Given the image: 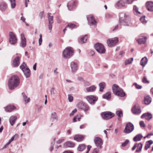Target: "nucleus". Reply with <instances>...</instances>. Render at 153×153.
<instances>
[{
  "mask_svg": "<svg viewBox=\"0 0 153 153\" xmlns=\"http://www.w3.org/2000/svg\"><path fill=\"white\" fill-rule=\"evenodd\" d=\"M51 119L53 121L54 120H56V121L58 120V116L55 112L52 113L51 114Z\"/></svg>",
  "mask_w": 153,
  "mask_h": 153,
  "instance_id": "c9c22d12",
  "label": "nucleus"
},
{
  "mask_svg": "<svg viewBox=\"0 0 153 153\" xmlns=\"http://www.w3.org/2000/svg\"><path fill=\"white\" fill-rule=\"evenodd\" d=\"M77 107L78 108L85 111H88L89 109V107L88 105L82 101L78 103L77 104Z\"/></svg>",
  "mask_w": 153,
  "mask_h": 153,
  "instance_id": "9d476101",
  "label": "nucleus"
},
{
  "mask_svg": "<svg viewBox=\"0 0 153 153\" xmlns=\"http://www.w3.org/2000/svg\"><path fill=\"white\" fill-rule=\"evenodd\" d=\"M102 117L105 120H108L113 117L114 114L110 111H105L101 113Z\"/></svg>",
  "mask_w": 153,
  "mask_h": 153,
  "instance_id": "6e6552de",
  "label": "nucleus"
},
{
  "mask_svg": "<svg viewBox=\"0 0 153 153\" xmlns=\"http://www.w3.org/2000/svg\"><path fill=\"white\" fill-rule=\"evenodd\" d=\"M77 111V109H75L72 111L71 112V113L70 114V116H73L74 113H75Z\"/></svg>",
  "mask_w": 153,
  "mask_h": 153,
  "instance_id": "13d9d810",
  "label": "nucleus"
},
{
  "mask_svg": "<svg viewBox=\"0 0 153 153\" xmlns=\"http://www.w3.org/2000/svg\"><path fill=\"white\" fill-rule=\"evenodd\" d=\"M87 18L88 21V24L89 25H96L97 22L93 16L89 15L87 16Z\"/></svg>",
  "mask_w": 153,
  "mask_h": 153,
  "instance_id": "f8f14e48",
  "label": "nucleus"
},
{
  "mask_svg": "<svg viewBox=\"0 0 153 153\" xmlns=\"http://www.w3.org/2000/svg\"><path fill=\"white\" fill-rule=\"evenodd\" d=\"M151 102V99L149 96H146L144 97V103L146 105L149 104Z\"/></svg>",
  "mask_w": 153,
  "mask_h": 153,
  "instance_id": "5701e85b",
  "label": "nucleus"
},
{
  "mask_svg": "<svg viewBox=\"0 0 153 153\" xmlns=\"http://www.w3.org/2000/svg\"><path fill=\"white\" fill-rule=\"evenodd\" d=\"M81 116H82L80 114L77 115L73 119V122H76L77 121V120L79 121H80Z\"/></svg>",
  "mask_w": 153,
  "mask_h": 153,
  "instance_id": "37998d69",
  "label": "nucleus"
},
{
  "mask_svg": "<svg viewBox=\"0 0 153 153\" xmlns=\"http://www.w3.org/2000/svg\"><path fill=\"white\" fill-rule=\"evenodd\" d=\"M142 82L144 83H149V81L147 80L146 76H144L143 78Z\"/></svg>",
  "mask_w": 153,
  "mask_h": 153,
  "instance_id": "49530a36",
  "label": "nucleus"
},
{
  "mask_svg": "<svg viewBox=\"0 0 153 153\" xmlns=\"http://www.w3.org/2000/svg\"><path fill=\"white\" fill-rule=\"evenodd\" d=\"M95 48L97 51L100 53H104L105 50L104 45L102 44L97 43L94 45Z\"/></svg>",
  "mask_w": 153,
  "mask_h": 153,
  "instance_id": "39448f33",
  "label": "nucleus"
},
{
  "mask_svg": "<svg viewBox=\"0 0 153 153\" xmlns=\"http://www.w3.org/2000/svg\"><path fill=\"white\" fill-rule=\"evenodd\" d=\"M145 16H143L142 17L140 18V21L142 22L143 23H146V21L145 20Z\"/></svg>",
  "mask_w": 153,
  "mask_h": 153,
  "instance_id": "5fc2aeb1",
  "label": "nucleus"
},
{
  "mask_svg": "<svg viewBox=\"0 0 153 153\" xmlns=\"http://www.w3.org/2000/svg\"><path fill=\"white\" fill-rule=\"evenodd\" d=\"M152 115L149 113H147L143 114L141 117L142 118H145L146 119L149 120L152 118Z\"/></svg>",
  "mask_w": 153,
  "mask_h": 153,
  "instance_id": "412c9836",
  "label": "nucleus"
},
{
  "mask_svg": "<svg viewBox=\"0 0 153 153\" xmlns=\"http://www.w3.org/2000/svg\"><path fill=\"white\" fill-rule=\"evenodd\" d=\"M146 39L147 37H145L144 38H140L137 41L139 44H144L146 43Z\"/></svg>",
  "mask_w": 153,
  "mask_h": 153,
  "instance_id": "cd10ccee",
  "label": "nucleus"
},
{
  "mask_svg": "<svg viewBox=\"0 0 153 153\" xmlns=\"http://www.w3.org/2000/svg\"><path fill=\"white\" fill-rule=\"evenodd\" d=\"M84 138V137L83 135L77 134L75 136L74 139L77 142H80L83 140Z\"/></svg>",
  "mask_w": 153,
  "mask_h": 153,
  "instance_id": "4be33fe9",
  "label": "nucleus"
},
{
  "mask_svg": "<svg viewBox=\"0 0 153 153\" xmlns=\"http://www.w3.org/2000/svg\"><path fill=\"white\" fill-rule=\"evenodd\" d=\"M143 147V144L140 143L138 144L137 143V149L136 150V152H139L141 150Z\"/></svg>",
  "mask_w": 153,
  "mask_h": 153,
  "instance_id": "473e14b6",
  "label": "nucleus"
},
{
  "mask_svg": "<svg viewBox=\"0 0 153 153\" xmlns=\"http://www.w3.org/2000/svg\"><path fill=\"white\" fill-rule=\"evenodd\" d=\"M140 125L141 127H144L145 125L143 121H141L140 122Z\"/></svg>",
  "mask_w": 153,
  "mask_h": 153,
  "instance_id": "bf43d9fd",
  "label": "nucleus"
},
{
  "mask_svg": "<svg viewBox=\"0 0 153 153\" xmlns=\"http://www.w3.org/2000/svg\"><path fill=\"white\" fill-rule=\"evenodd\" d=\"M133 10L134 12H136L137 13H138L139 14H140V13L138 11V8L137 7L134 5L133 7Z\"/></svg>",
  "mask_w": 153,
  "mask_h": 153,
  "instance_id": "8fccbe9b",
  "label": "nucleus"
},
{
  "mask_svg": "<svg viewBox=\"0 0 153 153\" xmlns=\"http://www.w3.org/2000/svg\"><path fill=\"white\" fill-rule=\"evenodd\" d=\"M100 88V91L102 92L103 91L105 86V83L104 82H102L100 83L99 85Z\"/></svg>",
  "mask_w": 153,
  "mask_h": 153,
  "instance_id": "a19ab883",
  "label": "nucleus"
},
{
  "mask_svg": "<svg viewBox=\"0 0 153 153\" xmlns=\"http://www.w3.org/2000/svg\"><path fill=\"white\" fill-rule=\"evenodd\" d=\"M87 39V36L86 35L82 37L79 40V42L84 43L86 42Z\"/></svg>",
  "mask_w": 153,
  "mask_h": 153,
  "instance_id": "ea45409f",
  "label": "nucleus"
},
{
  "mask_svg": "<svg viewBox=\"0 0 153 153\" xmlns=\"http://www.w3.org/2000/svg\"><path fill=\"white\" fill-rule=\"evenodd\" d=\"M20 68L23 72L26 78L30 77V71L26 64L23 62L20 66Z\"/></svg>",
  "mask_w": 153,
  "mask_h": 153,
  "instance_id": "20e7f679",
  "label": "nucleus"
},
{
  "mask_svg": "<svg viewBox=\"0 0 153 153\" xmlns=\"http://www.w3.org/2000/svg\"><path fill=\"white\" fill-rule=\"evenodd\" d=\"M76 2L75 1H71L69 2L67 4L68 9L71 10L76 6Z\"/></svg>",
  "mask_w": 153,
  "mask_h": 153,
  "instance_id": "dca6fc26",
  "label": "nucleus"
},
{
  "mask_svg": "<svg viewBox=\"0 0 153 153\" xmlns=\"http://www.w3.org/2000/svg\"><path fill=\"white\" fill-rule=\"evenodd\" d=\"M94 142L97 147L100 149L102 147V140L99 137L95 138L94 140Z\"/></svg>",
  "mask_w": 153,
  "mask_h": 153,
  "instance_id": "4468645a",
  "label": "nucleus"
},
{
  "mask_svg": "<svg viewBox=\"0 0 153 153\" xmlns=\"http://www.w3.org/2000/svg\"><path fill=\"white\" fill-rule=\"evenodd\" d=\"M127 18L125 14L122 13L120 15V18L119 19V22L122 24H123L124 25H129L128 24H126V19Z\"/></svg>",
  "mask_w": 153,
  "mask_h": 153,
  "instance_id": "ddd939ff",
  "label": "nucleus"
},
{
  "mask_svg": "<svg viewBox=\"0 0 153 153\" xmlns=\"http://www.w3.org/2000/svg\"><path fill=\"white\" fill-rule=\"evenodd\" d=\"M134 129L133 125L131 123H127L124 132L126 133H129L132 132Z\"/></svg>",
  "mask_w": 153,
  "mask_h": 153,
  "instance_id": "1a4fd4ad",
  "label": "nucleus"
},
{
  "mask_svg": "<svg viewBox=\"0 0 153 153\" xmlns=\"http://www.w3.org/2000/svg\"><path fill=\"white\" fill-rule=\"evenodd\" d=\"M118 41V38L117 37L110 39L107 40V44L109 47H112L114 46Z\"/></svg>",
  "mask_w": 153,
  "mask_h": 153,
  "instance_id": "423d86ee",
  "label": "nucleus"
},
{
  "mask_svg": "<svg viewBox=\"0 0 153 153\" xmlns=\"http://www.w3.org/2000/svg\"><path fill=\"white\" fill-rule=\"evenodd\" d=\"M17 119V117L16 116H12L10 118V122L12 126L14 125Z\"/></svg>",
  "mask_w": 153,
  "mask_h": 153,
  "instance_id": "b1692460",
  "label": "nucleus"
},
{
  "mask_svg": "<svg viewBox=\"0 0 153 153\" xmlns=\"http://www.w3.org/2000/svg\"><path fill=\"white\" fill-rule=\"evenodd\" d=\"M71 66L72 72L73 73L76 72L78 69V66L77 63L74 62H71Z\"/></svg>",
  "mask_w": 153,
  "mask_h": 153,
  "instance_id": "f3484780",
  "label": "nucleus"
},
{
  "mask_svg": "<svg viewBox=\"0 0 153 153\" xmlns=\"http://www.w3.org/2000/svg\"><path fill=\"white\" fill-rule=\"evenodd\" d=\"M117 5L118 6H124L125 3L123 1L120 0L117 3Z\"/></svg>",
  "mask_w": 153,
  "mask_h": 153,
  "instance_id": "a18cd8bd",
  "label": "nucleus"
},
{
  "mask_svg": "<svg viewBox=\"0 0 153 153\" xmlns=\"http://www.w3.org/2000/svg\"><path fill=\"white\" fill-rule=\"evenodd\" d=\"M18 134H16L15 135H14L13 136L11 137V139L10 140V141L11 142L14 140L15 137H16V136L17 137H18Z\"/></svg>",
  "mask_w": 153,
  "mask_h": 153,
  "instance_id": "4d7b16f0",
  "label": "nucleus"
},
{
  "mask_svg": "<svg viewBox=\"0 0 153 153\" xmlns=\"http://www.w3.org/2000/svg\"><path fill=\"white\" fill-rule=\"evenodd\" d=\"M111 93L109 92H107L103 96V98L106 99H110L111 98Z\"/></svg>",
  "mask_w": 153,
  "mask_h": 153,
  "instance_id": "58836bf2",
  "label": "nucleus"
},
{
  "mask_svg": "<svg viewBox=\"0 0 153 153\" xmlns=\"http://www.w3.org/2000/svg\"><path fill=\"white\" fill-rule=\"evenodd\" d=\"M95 89L96 87L94 85H93L87 88L86 90L87 92H90L95 91Z\"/></svg>",
  "mask_w": 153,
  "mask_h": 153,
  "instance_id": "f704fd0d",
  "label": "nucleus"
},
{
  "mask_svg": "<svg viewBox=\"0 0 153 153\" xmlns=\"http://www.w3.org/2000/svg\"><path fill=\"white\" fill-rule=\"evenodd\" d=\"M147 57H144L141 59L140 62V64L143 67H144L147 63Z\"/></svg>",
  "mask_w": 153,
  "mask_h": 153,
  "instance_id": "a878e982",
  "label": "nucleus"
},
{
  "mask_svg": "<svg viewBox=\"0 0 153 153\" xmlns=\"http://www.w3.org/2000/svg\"><path fill=\"white\" fill-rule=\"evenodd\" d=\"M91 147V146L90 145H88L87 146V150L86 152V153H88L89 152Z\"/></svg>",
  "mask_w": 153,
  "mask_h": 153,
  "instance_id": "e2e57ef3",
  "label": "nucleus"
},
{
  "mask_svg": "<svg viewBox=\"0 0 153 153\" xmlns=\"http://www.w3.org/2000/svg\"><path fill=\"white\" fill-rule=\"evenodd\" d=\"M19 56L16 57L13 61V65L14 67H16L19 65Z\"/></svg>",
  "mask_w": 153,
  "mask_h": 153,
  "instance_id": "6ab92c4d",
  "label": "nucleus"
},
{
  "mask_svg": "<svg viewBox=\"0 0 153 153\" xmlns=\"http://www.w3.org/2000/svg\"><path fill=\"white\" fill-rule=\"evenodd\" d=\"M44 12L43 11L41 12L39 14V16L41 19H42L43 16Z\"/></svg>",
  "mask_w": 153,
  "mask_h": 153,
  "instance_id": "052dcab7",
  "label": "nucleus"
},
{
  "mask_svg": "<svg viewBox=\"0 0 153 153\" xmlns=\"http://www.w3.org/2000/svg\"><path fill=\"white\" fill-rule=\"evenodd\" d=\"M129 142V140H126L125 142L122 144V146L123 147L125 146Z\"/></svg>",
  "mask_w": 153,
  "mask_h": 153,
  "instance_id": "6e6d98bb",
  "label": "nucleus"
},
{
  "mask_svg": "<svg viewBox=\"0 0 153 153\" xmlns=\"http://www.w3.org/2000/svg\"><path fill=\"white\" fill-rule=\"evenodd\" d=\"M112 88L113 92L115 95L121 97H123L125 95V93L123 90L117 85L114 84Z\"/></svg>",
  "mask_w": 153,
  "mask_h": 153,
  "instance_id": "f03ea898",
  "label": "nucleus"
},
{
  "mask_svg": "<svg viewBox=\"0 0 153 153\" xmlns=\"http://www.w3.org/2000/svg\"><path fill=\"white\" fill-rule=\"evenodd\" d=\"M133 85H134L136 88L137 89H141L142 88L141 86L137 84L136 83H134Z\"/></svg>",
  "mask_w": 153,
  "mask_h": 153,
  "instance_id": "864d4df0",
  "label": "nucleus"
},
{
  "mask_svg": "<svg viewBox=\"0 0 153 153\" xmlns=\"http://www.w3.org/2000/svg\"><path fill=\"white\" fill-rule=\"evenodd\" d=\"M42 41V34H40L39 35V45H41Z\"/></svg>",
  "mask_w": 153,
  "mask_h": 153,
  "instance_id": "3c124183",
  "label": "nucleus"
},
{
  "mask_svg": "<svg viewBox=\"0 0 153 153\" xmlns=\"http://www.w3.org/2000/svg\"><path fill=\"white\" fill-rule=\"evenodd\" d=\"M90 54L91 56H93L94 54L95 53L94 51H91L90 53Z\"/></svg>",
  "mask_w": 153,
  "mask_h": 153,
  "instance_id": "774afa93",
  "label": "nucleus"
},
{
  "mask_svg": "<svg viewBox=\"0 0 153 153\" xmlns=\"http://www.w3.org/2000/svg\"><path fill=\"white\" fill-rule=\"evenodd\" d=\"M51 15L50 13H48V14L49 23L53 24V17L52 16H51Z\"/></svg>",
  "mask_w": 153,
  "mask_h": 153,
  "instance_id": "72a5a7b5",
  "label": "nucleus"
},
{
  "mask_svg": "<svg viewBox=\"0 0 153 153\" xmlns=\"http://www.w3.org/2000/svg\"><path fill=\"white\" fill-rule=\"evenodd\" d=\"M133 58H131L129 59H128L126 60L125 61V65H126L128 64L131 63L133 61Z\"/></svg>",
  "mask_w": 153,
  "mask_h": 153,
  "instance_id": "c03bdc74",
  "label": "nucleus"
},
{
  "mask_svg": "<svg viewBox=\"0 0 153 153\" xmlns=\"http://www.w3.org/2000/svg\"><path fill=\"white\" fill-rule=\"evenodd\" d=\"M50 91H51V94H55L54 88H51L50 90Z\"/></svg>",
  "mask_w": 153,
  "mask_h": 153,
  "instance_id": "0e129e2a",
  "label": "nucleus"
},
{
  "mask_svg": "<svg viewBox=\"0 0 153 153\" xmlns=\"http://www.w3.org/2000/svg\"><path fill=\"white\" fill-rule=\"evenodd\" d=\"M146 7L147 10L150 11H153V2L151 1L146 2Z\"/></svg>",
  "mask_w": 153,
  "mask_h": 153,
  "instance_id": "aec40b11",
  "label": "nucleus"
},
{
  "mask_svg": "<svg viewBox=\"0 0 153 153\" xmlns=\"http://www.w3.org/2000/svg\"><path fill=\"white\" fill-rule=\"evenodd\" d=\"M73 53L72 48L70 47H67L63 51L62 56L65 59L69 58L72 56Z\"/></svg>",
  "mask_w": 153,
  "mask_h": 153,
  "instance_id": "7ed1b4c3",
  "label": "nucleus"
},
{
  "mask_svg": "<svg viewBox=\"0 0 153 153\" xmlns=\"http://www.w3.org/2000/svg\"><path fill=\"white\" fill-rule=\"evenodd\" d=\"M21 42L20 44V46L22 48L25 47L26 45V40L23 33L21 34Z\"/></svg>",
  "mask_w": 153,
  "mask_h": 153,
  "instance_id": "2eb2a0df",
  "label": "nucleus"
},
{
  "mask_svg": "<svg viewBox=\"0 0 153 153\" xmlns=\"http://www.w3.org/2000/svg\"><path fill=\"white\" fill-rule=\"evenodd\" d=\"M20 83L19 79L17 76H12L8 81L9 88L10 90H13L16 88Z\"/></svg>",
  "mask_w": 153,
  "mask_h": 153,
  "instance_id": "f257e3e1",
  "label": "nucleus"
},
{
  "mask_svg": "<svg viewBox=\"0 0 153 153\" xmlns=\"http://www.w3.org/2000/svg\"><path fill=\"white\" fill-rule=\"evenodd\" d=\"M116 114L119 117H121L123 116V113L121 111H117L116 112Z\"/></svg>",
  "mask_w": 153,
  "mask_h": 153,
  "instance_id": "09e8293b",
  "label": "nucleus"
},
{
  "mask_svg": "<svg viewBox=\"0 0 153 153\" xmlns=\"http://www.w3.org/2000/svg\"><path fill=\"white\" fill-rule=\"evenodd\" d=\"M142 137L143 136L141 134H139L134 137L133 140L134 142L139 141L141 140Z\"/></svg>",
  "mask_w": 153,
  "mask_h": 153,
  "instance_id": "c756f323",
  "label": "nucleus"
},
{
  "mask_svg": "<svg viewBox=\"0 0 153 153\" xmlns=\"http://www.w3.org/2000/svg\"><path fill=\"white\" fill-rule=\"evenodd\" d=\"M74 144L71 142H68L64 144V146L65 147H73L74 146Z\"/></svg>",
  "mask_w": 153,
  "mask_h": 153,
  "instance_id": "7c9ffc66",
  "label": "nucleus"
},
{
  "mask_svg": "<svg viewBox=\"0 0 153 153\" xmlns=\"http://www.w3.org/2000/svg\"><path fill=\"white\" fill-rule=\"evenodd\" d=\"M64 140L63 139H60L57 142V143L58 144H59L62 142Z\"/></svg>",
  "mask_w": 153,
  "mask_h": 153,
  "instance_id": "69168bd1",
  "label": "nucleus"
},
{
  "mask_svg": "<svg viewBox=\"0 0 153 153\" xmlns=\"http://www.w3.org/2000/svg\"><path fill=\"white\" fill-rule=\"evenodd\" d=\"M68 97L69 101L70 102H72L73 100V97L70 94H68Z\"/></svg>",
  "mask_w": 153,
  "mask_h": 153,
  "instance_id": "603ef678",
  "label": "nucleus"
},
{
  "mask_svg": "<svg viewBox=\"0 0 153 153\" xmlns=\"http://www.w3.org/2000/svg\"><path fill=\"white\" fill-rule=\"evenodd\" d=\"M52 24L49 23L48 28L50 31V32H51V30L52 29Z\"/></svg>",
  "mask_w": 153,
  "mask_h": 153,
  "instance_id": "680f3d73",
  "label": "nucleus"
},
{
  "mask_svg": "<svg viewBox=\"0 0 153 153\" xmlns=\"http://www.w3.org/2000/svg\"><path fill=\"white\" fill-rule=\"evenodd\" d=\"M137 147V143H135L133 147L132 148V150L133 151Z\"/></svg>",
  "mask_w": 153,
  "mask_h": 153,
  "instance_id": "338daca9",
  "label": "nucleus"
},
{
  "mask_svg": "<svg viewBox=\"0 0 153 153\" xmlns=\"http://www.w3.org/2000/svg\"><path fill=\"white\" fill-rule=\"evenodd\" d=\"M9 42L11 45H15L17 42V39L15 35L12 32L9 33Z\"/></svg>",
  "mask_w": 153,
  "mask_h": 153,
  "instance_id": "0eeeda50",
  "label": "nucleus"
},
{
  "mask_svg": "<svg viewBox=\"0 0 153 153\" xmlns=\"http://www.w3.org/2000/svg\"><path fill=\"white\" fill-rule=\"evenodd\" d=\"M53 142L51 143V147H50V151L51 152H52L53 149V146L54 145V144L55 143V138L53 139Z\"/></svg>",
  "mask_w": 153,
  "mask_h": 153,
  "instance_id": "de8ad7c7",
  "label": "nucleus"
},
{
  "mask_svg": "<svg viewBox=\"0 0 153 153\" xmlns=\"http://www.w3.org/2000/svg\"><path fill=\"white\" fill-rule=\"evenodd\" d=\"M4 108L7 112H10L15 109L16 107L13 105H9Z\"/></svg>",
  "mask_w": 153,
  "mask_h": 153,
  "instance_id": "393cba45",
  "label": "nucleus"
},
{
  "mask_svg": "<svg viewBox=\"0 0 153 153\" xmlns=\"http://www.w3.org/2000/svg\"><path fill=\"white\" fill-rule=\"evenodd\" d=\"M22 94L24 100L25 101V103H27L30 102V99L29 97H27L24 93H22Z\"/></svg>",
  "mask_w": 153,
  "mask_h": 153,
  "instance_id": "2f4dec72",
  "label": "nucleus"
},
{
  "mask_svg": "<svg viewBox=\"0 0 153 153\" xmlns=\"http://www.w3.org/2000/svg\"><path fill=\"white\" fill-rule=\"evenodd\" d=\"M10 1L11 4V7L12 8H14L15 7L16 4V0H9Z\"/></svg>",
  "mask_w": 153,
  "mask_h": 153,
  "instance_id": "79ce46f5",
  "label": "nucleus"
},
{
  "mask_svg": "<svg viewBox=\"0 0 153 153\" xmlns=\"http://www.w3.org/2000/svg\"><path fill=\"white\" fill-rule=\"evenodd\" d=\"M153 143L152 140H149L147 141L145 144V149L146 150H147L150 147V146Z\"/></svg>",
  "mask_w": 153,
  "mask_h": 153,
  "instance_id": "c85d7f7f",
  "label": "nucleus"
},
{
  "mask_svg": "<svg viewBox=\"0 0 153 153\" xmlns=\"http://www.w3.org/2000/svg\"><path fill=\"white\" fill-rule=\"evenodd\" d=\"M75 26V25L74 24L72 23H69L68 24L67 26L63 30L64 33H65V31L67 30V28L69 27L70 29H72Z\"/></svg>",
  "mask_w": 153,
  "mask_h": 153,
  "instance_id": "e433bc0d",
  "label": "nucleus"
},
{
  "mask_svg": "<svg viewBox=\"0 0 153 153\" xmlns=\"http://www.w3.org/2000/svg\"><path fill=\"white\" fill-rule=\"evenodd\" d=\"M85 98L91 104H94L97 100V98L94 95L88 96Z\"/></svg>",
  "mask_w": 153,
  "mask_h": 153,
  "instance_id": "9b49d317",
  "label": "nucleus"
},
{
  "mask_svg": "<svg viewBox=\"0 0 153 153\" xmlns=\"http://www.w3.org/2000/svg\"><path fill=\"white\" fill-rule=\"evenodd\" d=\"M7 5L6 3L2 2L0 3V10L2 11L5 10L7 8Z\"/></svg>",
  "mask_w": 153,
  "mask_h": 153,
  "instance_id": "bb28decb",
  "label": "nucleus"
},
{
  "mask_svg": "<svg viewBox=\"0 0 153 153\" xmlns=\"http://www.w3.org/2000/svg\"><path fill=\"white\" fill-rule=\"evenodd\" d=\"M85 147L86 146L84 144H81L79 146L77 149L79 151H82L85 149Z\"/></svg>",
  "mask_w": 153,
  "mask_h": 153,
  "instance_id": "4c0bfd02",
  "label": "nucleus"
},
{
  "mask_svg": "<svg viewBox=\"0 0 153 153\" xmlns=\"http://www.w3.org/2000/svg\"><path fill=\"white\" fill-rule=\"evenodd\" d=\"M133 113L135 114H138L140 113L141 111L139 107H137L136 105H134L131 109Z\"/></svg>",
  "mask_w": 153,
  "mask_h": 153,
  "instance_id": "a211bd4d",
  "label": "nucleus"
}]
</instances>
